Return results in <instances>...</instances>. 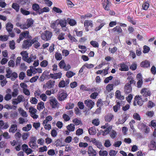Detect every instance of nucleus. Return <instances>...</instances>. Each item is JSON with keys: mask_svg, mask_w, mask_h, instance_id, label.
<instances>
[{"mask_svg": "<svg viewBox=\"0 0 156 156\" xmlns=\"http://www.w3.org/2000/svg\"><path fill=\"white\" fill-rule=\"evenodd\" d=\"M52 35L51 32L49 31L46 30L41 34V37L42 40L47 41L51 39Z\"/></svg>", "mask_w": 156, "mask_h": 156, "instance_id": "obj_1", "label": "nucleus"}, {"mask_svg": "<svg viewBox=\"0 0 156 156\" xmlns=\"http://www.w3.org/2000/svg\"><path fill=\"white\" fill-rule=\"evenodd\" d=\"M49 102L52 108H58V101L55 98L51 97Z\"/></svg>", "mask_w": 156, "mask_h": 156, "instance_id": "obj_2", "label": "nucleus"}, {"mask_svg": "<svg viewBox=\"0 0 156 156\" xmlns=\"http://www.w3.org/2000/svg\"><path fill=\"white\" fill-rule=\"evenodd\" d=\"M55 84V81H52L49 80L45 84H44L43 86V89L44 90H46V89L51 88H53Z\"/></svg>", "mask_w": 156, "mask_h": 156, "instance_id": "obj_3", "label": "nucleus"}, {"mask_svg": "<svg viewBox=\"0 0 156 156\" xmlns=\"http://www.w3.org/2000/svg\"><path fill=\"white\" fill-rule=\"evenodd\" d=\"M24 100V97L22 95H20L17 97V98L12 100V104L14 105H17L18 104L23 101Z\"/></svg>", "mask_w": 156, "mask_h": 156, "instance_id": "obj_4", "label": "nucleus"}, {"mask_svg": "<svg viewBox=\"0 0 156 156\" xmlns=\"http://www.w3.org/2000/svg\"><path fill=\"white\" fill-rule=\"evenodd\" d=\"M68 94L67 93L64 91H59L58 94V99L59 101L65 100L67 98Z\"/></svg>", "mask_w": 156, "mask_h": 156, "instance_id": "obj_5", "label": "nucleus"}, {"mask_svg": "<svg viewBox=\"0 0 156 156\" xmlns=\"http://www.w3.org/2000/svg\"><path fill=\"white\" fill-rule=\"evenodd\" d=\"M93 26V22L91 20H86L84 23V26L86 31H89V27L92 28Z\"/></svg>", "mask_w": 156, "mask_h": 156, "instance_id": "obj_6", "label": "nucleus"}, {"mask_svg": "<svg viewBox=\"0 0 156 156\" xmlns=\"http://www.w3.org/2000/svg\"><path fill=\"white\" fill-rule=\"evenodd\" d=\"M143 102L141 96H136L135 98V101L133 103L134 105H136L137 104L138 105L141 106L143 105Z\"/></svg>", "mask_w": 156, "mask_h": 156, "instance_id": "obj_7", "label": "nucleus"}, {"mask_svg": "<svg viewBox=\"0 0 156 156\" xmlns=\"http://www.w3.org/2000/svg\"><path fill=\"white\" fill-rule=\"evenodd\" d=\"M140 93L145 97L150 96L151 94L150 90L148 88H142L140 91Z\"/></svg>", "mask_w": 156, "mask_h": 156, "instance_id": "obj_8", "label": "nucleus"}, {"mask_svg": "<svg viewBox=\"0 0 156 156\" xmlns=\"http://www.w3.org/2000/svg\"><path fill=\"white\" fill-rule=\"evenodd\" d=\"M36 138L35 137H30V141L29 142V146L33 148L35 147L36 146Z\"/></svg>", "mask_w": 156, "mask_h": 156, "instance_id": "obj_9", "label": "nucleus"}, {"mask_svg": "<svg viewBox=\"0 0 156 156\" xmlns=\"http://www.w3.org/2000/svg\"><path fill=\"white\" fill-rule=\"evenodd\" d=\"M90 142H92L98 148L100 149H102L103 146L101 143L98 140H96L95 138L91 139Z\"/></svg>", "mask_w": 156, "mask_h": 156, "instance_id": "obj_10", "label": "nucleus"}, {"mask_svg": "<svg viewBox=\"0 0 156 156\" xmlns=\"http://www.w3.org/2000/svg\"><path fill=\"white\" fill-rule=\"evenodd\" d=\"M118 66L120 67L119 70L122 71H126L129 69V66L124 63L119 64Z\"/></svg>", "mask_w": 156, "mask_h": 156, "instance_id": "obj_11", "label": "nucleus"}, {"mask_svg": "<svg viewBox=\"0 0 156 156\" xmlns=\"http://www.w3.org/2000/svg\"><path fill=\"white\" fill-rule=\"evenodd\" d=\"M84 104L90 109H91L94 105V103L92 100L88 99L84 101Z\"/></svg>", "mask_w": 156, "mask_h": 156, "instance_id": "obj_12", "label": "nucleus"}, {"mask_svg": "<svg viewBox=\"0 0 156 156\" xmlns=\"http://www.w3.org/2000/svg\"><path fill=\"white\" fill-rule=\"evenodd\" d=\"M88 154L90 156H95L97 154L96 151L94 150L92 147L89 146L88 147Z\"/></svg>", "mask_w": 156, "mask_h": 156, "instance_id": "obj_13", "label": "nucleus"}, {"mask_svg": "<svg viewBox=\"0 0 156 156\" xmlns=\"http://www.w3.org/2000/svg\"><path fill=\"white\" fill-rule=\"evenodd\" d=\"M69 83V80L67 79L64 81L61 80L58 84V87H64L67 86Z\"/></svg>", "mask_w": 156, "mask_h": 156, "instance_id": "obj_14", "label": "nucleus"}, {"mask_svg": "<svg viewBox=\"0 0 156 156\" xmlns=\"http://www.w3.org/2000/svg\"><path fill=\"white\" fill-rule=\"evenodd\" d=\"M31 40H26L24 41L23 44V48H27L32 45Z\"/></svg>", "mask_w": 156, "mask_h": 156, "instance_id": "obj_15", "label": "nucleus"}, {"mask_svg": "<svg viewBox=\"0 0 156 156\" xmlns=\"http://www.w3.org/2000/svg\"><path fill=\"white\" fill-rule=\"evenodd\" d=\"M62 73L61 72L55 73L54 74L51 73L50 75V77L54 79H60L62 77Z\"/></svg>", "mask_w": 156, "mask_h": 156, "instance_id": "obj_16", "label": "nucleus"}, {"mask_svg": "<svg viewBox=\"0 0 156 156\" xmlns=\"http://www.w3.org/2000/svg\"><path fill=\"white\" fill-rule=\"evenodd\" d=\"M38 38L36 37L31 40L32 45L34 44L35 48H37L40 46V44L38 41Z\"/></svg>", "mask_w": 156, "mask_h": 156, "instance_id": "obj_17", "label": "nucleus"}, {"mask_svg": "<svg viewBox=\"0 0 156 156\" xmlns=\"http://www.w3.org/2000/svg\"><path fill=\"white\" fill-rule=\"evenodd\" d=\"M19 36L20 38L23 39L24 38H30V37L29 35V32L28 31H25L24 32H22Z\"/></svg>", "mask_w": 156, "mask_h": 156, "instance_id": "obj_18", "label": "nucleus"}, {"mask_svg": "<svg viewBox=\"0 0 156 156\" xmlns=\"http://www.w3.org/2000/svg\"><path fill=\"white\" fill-rule=\"evenodd\" d=\"M102 4L103 8L107 10H108L109 9V2L108 0H102Z\"/></svg>", "mask_w": 156, "mask_h": 156, "instance_id": "obj_19", "label": "nucleus"}, {"mask_svg": "<svg viewBox=\"0 0 156 156\" xmlns=\"http://www.w3.org/2000/svg\"><path fill=\"white\" fill-rule=\"evenodd\" d=\"M57 22H58L57 25L59 24L60 26L62 27L66 26L67 21V20L63 19L61 20H57Z\"/></svg>", "mask_w": 156, "mask_h": 156, "instance_id": "obj_20", "label": "nucleus"}, {"mask_svg": "<svg viewBox=\"0 0 156 156\" xmlns=\"http://www.w3.org/2000/svg\"><path fill=\"white\" fill-rule=\"evenodd\" d=\"M112 128V126H110L108 128L105 129L103 131H101V133L102 135L103 136H105L109 133L110 131Z\"/></svg>", "mask_w": 156, "mask_h": 156, "instance_id": "obj_21", "label": "nucleus"}, {"mask_svg": "<svg viewBox=\"0 0 156 156\" xmlns=\"http://www.w3.org/2000/svg\"><path fill=\"white\" fill-rule=\"evenodd\" d=\"M36 58V56L34 55L31 54L30 56L29 57L28 56V58H27L26 62L28 63H30L31 62H33L34 60Z\"/></svg>", "mask_w": 156, "mask_h": 156, "instance_id": "obj_22", "label": "nucleus"}, {"mask_svg": "<svg viewBox=\"0 0 156 156\" xmlns=\"http://www.w3.org/2000/svg\"><path fill=\"white\" fill-rule=\"evenodd\" d=\"M124 91L126 93H130L132 91V87L131 85L129 84H126L124 87Z\"/></svg>", "mask_w": 156, "mask_h": 156, "instance_id": "obj_23", "label": "nucleus"}, {"mask_svg": "<svg viewBox=\"0 0 156 156\" xmlns=\"http://www.w3.org/2000/svg\"><path fill=\"white\" fill-rule=\"evenodd\" d=\"M140 66L141 67L147 68L150 66V62L147 60H145L141 62Z\"/></svg>", "mask_w": 156, "mask_h": 156, "instance_id": "obj_24", "label": "nucleus"}, {"mask_svg": "<svg viewBox=\"0 0 156 156\" xmlns=\"http://www.w3.org/2000/svg\"><path fill=\"white\" fill-rule=\"evenodd\" d=\"M17 127L16 125L13 124L10 127L9 132L10 133H14L17 130Z\"/></svg>", "mask_w": 156, "mask_h": 156, "instance_id": "obj_25", "label": "nucleus"}, {"mask_svg": "<svg viewBox=\"0 0 156 156\" xmlns=\"http://www.w3.org/2000/svg\"><path fill=\"white\" fill-rule=\"evenodd\" d=\"M115 96L116 98L120 100H123L124 98V96L121 95L120 91L119 90H117L116 91Z\"/></svg>", "mask_w": 156, "mask_h": 156, "instance_id": "obj_26", "label": "nucleus"}, {"mask_svg": "<svg viewBox=\"0 0 156 156\" xmlns=\"http://www.w3.org/2000/svg\"><path fill=\"white\" fill-rule=\"evenodd\" d=\"M67 21L71 26H73L76 24V20L73 19L68 18L67 19Z\"/></svg>", "mask_w": 156, "mask_h": 156, "instance_id": "obj_27", "label": "nucleus"}, {"mask_svg": "<svg viewBox=\"0 0 156 156\" xmlns=\"http://www.w3.org/2000/svg\"><path fill=\"white\" fill-rule=\"evenodd\" d=\"M18 111L21 115L24 117H26L27 116V115L26 111L24 110L22 108H20L18 109Z\"/></svg>", "mask_w": 156, "mask_h": 156, "instance_id": "obj_28", "label": "nucleus"}, {"mask_svg": "<svg viewBox=\"0 0 156 156\" xmlns=\"http://www.w3.org/2000/svg\"><path fill=\"white\" fill-rule=\"evenodd\" d=\"M20 54L22 56L23 59L25 61H26L28 58V54L27 52L26 51H23L21 52Z\"/></svg>", "mask_w": 156, "mask_h": 156, "instance_id": "obj_29", "label": "nucleus"}, {"mask_svg": "<svg viewBox=\"0 0 156 156\" xmlns=\"http://www.w3.org/2000/svg\"><path fill=\"white\" fill-rule=\"evenodd\" d=\"M138 128L141 130H144V129H146V130H148L149 128H147V127L143 123H140L138 125Z\"/></svg>", "mask_w": 156, "mask_h": 156, "instance_id": "obj_30", "label": "nucleus"}, {"mask_svg": "<svg viewBox=\"0 0 156 156\" xmlns=\"http://www.w3.org/2000/svg\"><path fill=\"white\" fill-rule=\"evenodd\" d=\"M50 11V9L48 7H46L44 8L40 9L38 11V14H39L42 13L44 12H48Z\"/></svg>", "mask_w": 156, "mask_h": 156, "instance_id": "obj_31", "label": "nucleus"}, {"mask_svg": "<svg viewBox=\"0 0 156 156\" xmlns=\"http://www.w3.org/2000/svg\"><path fill=\"white\" fill-rule=\"evenodd\" d=\"M34 23L33 20L31 19H29L27 20L26 25L28 28L32 26Z\"/></svg>", "mask_w": 156, "mask_h": 156, "instance_id": "obj_32", "label": "nucleus"}, {"mask_svg": "<svg viewBox=\"0 0 156 156\" xmlns=\"http://www.w3.org/2000/svg\"><path fill=\"white\" fill-rule=\"evenodd\" d=\"M113 88V84H109L106 87V92H109L111 90H112Z\"/></svg>", "mask_w": 156, "mask_h": 156, "instance_id": "obj_33", "label": "nucleus"}, {"mask_svg": "<svg viewBox=\"0 0 156 156\" xmlns=\"http://www.w3.org/2000/svg\"><path fill=\"white\" fill-rule=\"evenodd\" d=\"M6 28L8 32H11L13 28V26L11 23H8L6 25Z\"/></svg>", "mask_w": 156, "mask_h": 156, "instance_id": "obj_34", "label": "nucleus"}, {"mask_svg": "<svg viewBox=\"0 0 156 156\" xmlns=\"http://www.w3.org/2000/svg\"><path fill=\"white\" fill-rule=\"evenodd\" d=\"M113 117V115L111 114H109L105 117V120L107 122H110Z\"/></svg>", "mask_w": 156, "mask_h": 156, "instance_id": "obj_35", "label": "nucleus"}, {"mask_svg": "<svg viewBox=\"0 0 156 156\" xmlns=\"http://www.w3.org/2000/svg\"><path fill=\"white\" fill-rule=\"evenodd\" d=\"M48 61L45 60L42 61L40 63V66L42 67H46L48 65Z\"/></svg>", "mask_w": 156, "mask_h": 156, "instance_id": "obj_36", "label": "nucleus"}, {"mask_svg": "<svg viewBox=\"0 0 156 156\" xmlns=\"http://www.w3.org/2000/svg\"><path fill=\"white\" fill-rule=\"evenodd\" d=\"M32 128L31 125L27 124L26 126L23 127L22 128V130L24 131L28 132Z\"/></svg>", "mask_w": 156, "mask_h": 156, "instance_id": "obj_37", "label": "nucleus"}, {"mask_svg": "<svg viewBox=\"0 0 156 156\" xmlns=\"http://www.w3.org/2000/svg\"><path fill=\"white\" fill-rule=\"evenodd\" d=\"M41 94H42V92L39 89H37L36 90L34 93L35 96L37 98H40Z\"/></svg>", "mask_w": 156, "mask_h": 156, "instance_id": "obj_38", "label": "nucleus"}, {"mask_svg": "<svg viewBox=\"0 0 156 156\" xmlns=\"http://www.w3.org/2000/svg\"><path fill=\"white\" fill-rule=\"evenodd\" d=\"M44 108V103L42 101H41L38 103L37 105V108L39 110L43 109Z\"/></svg>", "mask_w": 156, "mask_h": 156, "instance_id": "obj_39", "label": "nucleus"}, {"mask_svg": "<svg viewBox=\"0 0 156 156\" xmlns=\"http://www.w3.org/2000/svg\"><path fill=\"white\" fill-rule=\"evenodd\" d=\"M32 8L33 9L36 11L38 13V11L40 10V7L37 4H34L33 5Z\"/></svg>", "mask_w": 156, "mask_h": 156, "instance_id": "obj_40", "label": "nucleus"}, {"mask_svg": "<svg viewBox=\"0 0 156 156\" xmlns=\"http://www.w3.org/2000/svg\"><path fill=\"white\" fill-rule=\"evenodd\" d=\"M112 30L114 32H117L118 33H121L122 31L121 28L119 26H116L114 27L112 29Z\"/></svg>", "mask_w": 156, "mask_h": 156, "instance_id": "obj_41", "label": "nucleus"}, {"mask_svg": "<svg viewBox=\"0 0 156 156\" xmlns=\"http://www.w3.org/2000/svg\"><path fill=\"white\" fill-rule=\"evenodd\" d=\"M67 129L69 132L73 131L75 129L74 125L72 124H70L67 126Z\"/></svg>", "mask_w": 156, "mask_h": 156, "instance_id": "obj_42", "label": "nucleus"}, {"mask_svg": "<svg viewBox=\"0 0 156 156\" xmlns=\"http://www.w3.org/2000/svg\"><path fill=\"white\" fill-rule=\"evenodd\" d=\"M90 44L95 48H98V43L96 41H91L90 42Z\"/></svg>", "mask_w": 156, "mask_h": 156, "instance_id": "obj_43", "label": "nucleus"}, {"mask_svg": "<svg viewBox=\"0 0 156 156\" xmlns=\"http://www.w3.org/2000/svg\"><path fill=\"white\" fill-rule=\"evenodd\" d=\"M16 26L19 27L20 28L23 29H27L26 24H21L20 23H18L16 24Z\"/></svg>", "mask_w": 156, "mask_h": 156, "instance_id": "obj_44", "label": "nucleus"}, {"mask_svg": "<svg viewBox=\"0 0 156 156\" xmlns=\"http://www.w3.org/2000/svg\"><path fill=\"white\" fill-rule=\"evenodd\" d=\"M105 24V23H101L100 25L97 26L94 29V30L95 31H98V30H100L103 27Z\"/></svg>", "mask_w": 156, "mask_h": 156, "instance_id": "obj_45", "label": "nucleus"}, {"mask_svg": "<svg viewBox=\"0 0 156 156\" xmlns=\"http://www.w3.org/2000/svg\"><path fill=\"white\" fill-rule=\"evenodd\" d=\"M12 7L16 10V12H18L20 9V6L16 3H13L12 5Z\"/></svg>", "mask_w": 156, "mask_h": 156, "instance_id": "obj_46", "label": "nucleus"}, {"mask_svg": "<svg viewBox=\"0 0 156 156\" xmlns=\"http://www.w3.org/2000/svg\"><path fill=\"white\" fill-rule=\"evenodd\" d=\"M110 137L112 139L114 138L117 135L116 132L114 130H111L109 133Z\"/></svg>", "mask_w": 156, "mask_h": 156, "instance_id": "obj_47", "label": "nucleus"}, {"mask_svg": "<svg viewBox=\"0 0 156 156\" xmlns=\"http://www.w3.org/2000/svg\"><path fill=\"white\" fill-rule=\"evenodd\" d=\"M120 105L119 102H117L116 104L113 107V109L114 112H116L118 109L120 108Z\"/></svg>", "mask_w": 156, "mask_h": 156, "instance_id": "obj_48", "label": "nucleus"}, {"mask_svg": "<svg viewBox=\"0 0 156 156\" xmlns=\"http://www.w3.org/2000/svg\"><path fill=\"white\" fill-rule=\"evenodd\" d=\"M89 133L90 135H94L96 133V130L94 128L91 127L88 130Z\"/></svg>", "mask_w": 156, "mask_h": 156, "instance_id": "obj_49", "label": "nucleus"}, {"mask_svg": "<svg viewBox=\"0 0 156 156\" xmlns=\"http://www.w3.org/2000/svg\"><path fill=\"white\" fill-rule=\"evenodd\" d=\"M6 77L8 78H10L11 77V75L12 74V71L11 69L8 68L6 70Z\"/></svg>", "mask_w": 156, "mask_h": 156, "instance_id": "obj_50", "label": "nucleus"}, {"mask_svg": "<svg viewBox=\"0 0 156 156\" xmlns=\"http://www.w3.org/2000/svg\"><path fill=\"white\" fill-rule=\"evenodd\" d=\"M57 23H58V22H57V20L55 21H52L50 24L51 27L54 29H56L57 27L56 26V24H57Z\"/></svg>", "mask_w": 156, "mask_h": 156, "instance_id": "obj_51", "label": "nucleus"}, {"mask_svg": "<svg viewBox=\"0 0 156 156\" xmlns=\"http://www.w3.org/2000/svg\"><path fill=\"white\" fill-rule=\"evenodd\" d=\"M149 4L147 2H145L142 5V8L143 9L146 10L149 7Z\"/></svg>", "mask_w": 156, "mask_h": 156, "instance_id": "obj_52", "label": "nucleus"}, {"mask_svg": "<svg viewBox=\"0 0 156 156\" xmlns=\"http://www.w3.org/2000/svg\"><path fill=\"white\" fill-rule=\"evenodd\" d=\"M74 106V104L73 103H68L66 107V108L67 109H72Z\"/></svg>", "mask_w": 156, "mask_h": 156, "instance_id": "obj_53", "label": "nucleus"}, {"mask_svg": "<svg viewBox=\"0 0 156 156\" xmlns=\"http://www.w3.org/2000/svg\"><path fill=\"white\" fill-rule=\"evenodd\" d=\"M9 46L10 48L12 50H13L15 48V43L14 41H12L9 43Z\"/></svg>", "mask_w": 156, "mask_h": 156, "instance_id": "obj_54", "label": "nucleus"}, {"mask_svg": "<svg viewBox=\"0 0 156 156\" xmlns=\"http://www.w3.org/2000/svg\"><path fill=\"white\" fill-rule=\"evenodd\" d=\"M20 10L21 12L24 15H27L30 14L29 11H27L23 8H21Z\"/></svg>", "mask_w": 156, "mask_h": 156, "instance_id": "obj_55", "label": "nucleus"}, {"mask_svg": "<svg viewBox=\"0 0 156 156\" xmlns=\"http://www.w3.org/2000/svg\"><path fill=\"white\" fill-rule=\"evenodd\" d=\"M52 117L51 116H47L45 119L44 120L43 122H44V124L48 123V122L51 121L52 120Z\"/></svg>", "mask_w": 156, "mask_h": 156, "instance_id": "obj_56", "label": "nucleus"}, {"mask_svg": "<svg viewBox=\"0 0 156 156\" xmlns=\"http://www.w3.org/2000/svg\"><path fill=\"white\" fill-rule=\"evenodd\" d=\"M43 101H46L48 99V97L45 94H41L40 98Z\"/></svg>", "mask_w": 156, "mask_h": 156, "instance_id": "obj_57", "label": "nucleus"}, {"mask_svg": "<svg viewBox=\"0 0 156 156\" xmlns=\"http://www.w3.org/2000/svg\"><path fill=\"white\" fill-rule=\"evenodd\" d=\"M29 136V133L26 132L23 133L22 135V138L23 140H27Z\"/></svg>", "mask_w": 156, "mask_h": 156, "instance_id": "obj_58", "label": "nucleus"}, {"mask_svg": "<svg viewBox=\"0 0 156 156\" xmlns=\"http://www.w3.org/2000/svg\"><path fill=\"white\" fill-rule=\"evenodd\" d=\"M150 146L152 148V150L156 149V142L154 140H152L151 142Z\"/></svg>", "mask_w": 156, "mask_h": 156, "instance_id": "obj_59", "label": "nucleus"}, {"mask_svg": "<svg viewBox=\"0 0 156 156\" xmlns=\"http://www.w3.org/2000/svg\"><path fill=\"white\" fill-rule=\"evenodd\" d=\"M135 122L134 120H132L129 122V124L130 126V128L133 131H134V128L133 127L134 125L135 124Z\"/></svg>", "mask_w": 156, "mask_h": 156, "instance_id": "obj_60", "label": "nucleus"}, {"mask_svg": "<svg viewBox=\"0 0 156 156\" xmlns=\"http://www.w3.org/2000/svg\"><path fill=\"white\" fill-rule=\"evenodd\" d=\"M55 57L56 59L57 60H59L62 59V56L61 54L58 52L55 53Z\"/></svg>", "mask_w": 156, "mask_h": 156, "instance_id": "obj_61", "label": "nucleus"}, {"mask_svg": "<svg viewBox=\"0 0 156 156\" xmlns=\"http://www.w3.org/2000/svg\"><path fill=\"white\" fill-rule=\"evenodd\" d=\"M65 65L66 64L64 60H61L58 64L59 66L61 69H64Z\"/></svg>", "mask_w": 156, "mask_h": 156, "instance_id": "obj_62", "label": "nucleus"}, {"mask_svg": "<svg viewBox=\"0 0 156 156\" xmlns=\"http://www.w3.org/2000/svg\"><path fill=\"white\" fill-rule=\"evenodd\" d=\"M75 74L74 73L71 71H69L67 72L66 76L70 78L74 75Z\"/></svg>", "mask_w": 156, "mask_h": 156, "instance_id": "obj_63", "label": "nucleus"}, {"mask_svg": "<svg viewBox=\"0 0 156 156\" xmlns=\"http://www.w3.org/2000/svg\"><path fill=\"white\" fill-rule=\"evenodd\" d=\"M99 154L101 156H107L108 155V152L106 151H100L99 152Z\"/></svg>", "mask_w": 156, "mask_h": 156, "instance_id": "obj_64", "label": "nucleus"}]
</instances>
